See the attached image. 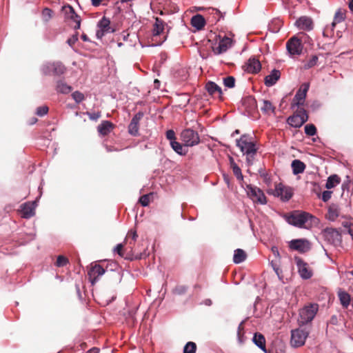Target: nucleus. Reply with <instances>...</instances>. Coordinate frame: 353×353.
Wrapping results in <instances>:
<instances>
[{"instance_id":"12","label":"nucleus","mask_w":353,"mask_h":353,"mask_svg":"<svg viewBox=\"0 0 353 353\" xmlns=\"http://www.w3.org/2000/svg\"><path fill=\"white\" fill-rule=\"evenodd\" d=\"M290 248L301 253H305L310 250V243L306 239H294L290 242Z\"/></svg>"},{"instance_id":"62","label":"nucleus","mask_w":353,"mask_h":353,"mask_svg":"<svg viewBox=\"0 0 353 353\" xmlns=\"http://www.w3.org/2000/svg\"><path fill=\"white\" fill-rule=\"evenodd\" d=\"M99 349L97 347H92L86 352V353H99Z\"/></svg>"},{"instance_id":"58","label":"nucleus","mask_w":353,"mask_h":353,"mask_svg":"<svg viewBox=\"0 0 353 353\" xmlns=\"http://www.w3.org/2000/svg\"><path fill=\"white\" fill-rule=\"evenodd\" d=\"M107 32H108L103 29L99 28V30H97V31L96 36L98 39H101Z\"/></svg>"},{"instance_id":"54","label":"nucleus","mask_w":353,"mask_h":353,"mask_svg":"<svg viewBox=\"0 0 353 353\" xmlns=\"http://www.w3.org/2000/svg\"><path fill=\"white\" fill-rule=\"evenodd\" d=\"M79 32H76L71 37L67 40V43L72 47L75 43L78 41Z\"/></svg>"},{"instance_id":"6","label":"nucleus","mask_w":353,"mask_h":353,"mask_svg":"<svg viewBox=\"0 0 353 353\" xmlns=\"http://www.w3.org/2000/svg\"><path fill=\"white\" fill-rule=\"evenodd\" d=\"M309 333V330L302 329L301 327L292 330L291 331L290 340L292 346L294 347L303 346L305 343V340L307 338Z\"/></svg>"},{"instance_id":"21","label":"nucleus","mask_w":353,"mask_h":353,"mask_svg":"<svg viewBox=\"0 0 353 353\" xmlns=\"http://www.w3.org/2000/svg\"><path fill=\"white\" fill-rule=\"evenodd\" d=\"M105 269L100 265L95 264L88 271V275L92 284H94L99 276L105 273Z\"/></svg>"},{"instance_id":"23","label":"nucleus","mask_w":353,"mask_h":353,"mask_svg":"<svg viewBox=\"0 0 353 353\" xmlns=\"http://www.w3.org/2000/svg\"><path fill=\"white\" fill-rule=\"evenodd\" d=\"M114 128V125L109 121H103L97 127L99 133L103 136L108 135Z\"/></svg>"},{"instance_id":"31","label":"nucleus","mask_w":353,"mask_h":353,"mask_svg":"<svg viewBox=\"0 0 353 353\" xmlns=\"http://www.w3.org/2000/svg\"><path fill=\"white\" fill-rule=\"evenodd\" d=\"M340 214V208L338 205L332 203L328 208V219L331 221L335 220Z\"/></svg>"},{"instance_id":"25","label":"nucleus","mask_w":353,"mask_h":353,"mask_svg":"<svg viewBox=\"0 0 353 353\" xmlns=\"http://www.w3.org/2000/svg\"><path fill=\"white\" fill-rule=\"evenodd\" d=\"M62 10L64 12L65 19L71 20L73 22L81 17L70 5L63 6Z\"/></svg>"},{"instance_id":"33","label":"nucleus","mask_w":353,"mask_h":353,"mask_svg":"<svg viewBox=\"0 0 353 353\" xmlns=\"http://www.w3.org/2000/svg\"><path fill=\"white\" fill-rule=\"evenodd\" d=\"M261 110L265 114H275V107L268 100L263 101V105L261 107Z\"/></svg>"},{"instance_id":"43","label":"nucleus","mask_w":353,"mask_h":353,"mask_svg":"<svg viewBox=\"0 0 353 353\" xmlns=\"http://www.w3.org/2000/svg\"><path fill=\"white\" fill-rule=\"evenodd\" d=\"M244 104L250 107V110H254L256 108V101L254 97H249L244 100Z\"/></svg>"},{"instance_id":"2","label":"nucleus","mask_w":353,"mask_h":353,"mask_svg":"<svg viewBox=\"0 0 353 353\" xmlns=\"http://www.w3.org/2000/svg\"><path fill=\"white\" fill-rule=\"evenodd\" d=\"M319 311L317 303H309L300 309L298 323L300 327L312 322Z\"/></svg>"},{"instance_id":"13","label":"nucleus","mask_w":353,"mask_h":353,"mask_svg":"<svg viewBox=\"0 0 353 353\" xmlns=\"http://www.w3.org/2000/svg\"><path fill=\"white\" fill-rule=\"evenodd\" d=\"M66 68L61 62H53L46 65L45 73L47 74L61 75L65 72Z\"/></svg>"},{"instance_id":"49","label":"nucleus","mask_w":353,"mask_h":353,"mask_svg":"<svg viewBox=\"0 0 353 353\" xmlns=\"http://www.w3.org/2000/svg\"><path fill=\"white\" fill-rule=\"evenodd\" d=\"M72 97L73 99L78 103L83 101L85 99L83 94L79 91L74 92L72 94Z\"/></svg>"},{"instance_id":"50","label":"nucleus","mask_w":353,"mask_h":353,"mask_svg":"<svg viewBox=\"0 0 353 353\" xmlns=\"http://www.w3.org/2000/svg\"><path fill=\"white\" fill-rule=\"evenodd\" d=\"M114 250L118 253V254L121 256V257H124V252H123V243H119L118 244ZM125 259H130V260H132V258L130 257V256H125Z\"/></svg>"},{"instance_id":"5","label":"nucleus","mask_w":353,"mask_h":353,"mask_svg":"<svg viewBox=\"0 0 353 353\" xmlns=\"http://www.w3.org/2000/svg\"><path fill=\"white\" fill-rule=\"evenodd\" d=\"M267 192L276 197H280L282 201H287L291 199L293 192L290 188L284 186L281 183H275L274 188H268Z\"/></svg>"},{"instance_id":"30","label":"nucleus","mask_w":353,"mask_h":353,"mask_svg":"<svg viewBox=\"0 0 353 353\" xmlns=\"http://www.w3.org/2000/svg\"><path fill=\"white\" fill-rule=\"evenodd\" d=\"M338 296L342 306L344 308H347L351 301L350 295L345 291L339 290L338 292Z\"/></svg>"},{"instance_id":"10","label":"nucleus","mask_w":353,"mask_h":353,"mask_svg":"<svg viewBox=\"0 0 353 353\" xmlns=\"http://www.w3.org/2000/svg\"><path fill=\"white\" fill-rule=\"evenodd\" d=\"M345 12L341 9H339L334 14V20L330 26H327L323 32L325 37H332L334 34V30L336 23H341L345 20Z\"/></svg>"},{"instance_id":"26","label":"nucleus","mask_w":353,"mask_h":353,"mask_svg":"<svg viewBox=\"0 0 353 353\" xmlns=\"http://www.w3.org/2000/svg\"><path fill=\"white\" fill-rule=\"evenodd\" d=\"M166 23L163 20L159 17L155 18V22L153 25L152 34L153 36L160 35L165 29Z\"/></svg>"},{"instance_id":"32","label":"nucleus","mask_w":353,"mask_h":353,"mask_svg":"<svg viewBox=\"0 0 353 353\" xmlns=\"http://www.w3.org/2000/svg\"><path fill=\"white\" fill-rule=\"evenodd\" d=\"M247 254L242 249H236L234 251L233 261L234 263H240L246 259Z\"/></svg>"},{"instance_id":"18","label":"nucleus","mask_w":353,"mask_h":353,"mask_svg":"<svg viewBox=\"0 0 353 353\" xmlns=\"http://www.w3.org/2000/svg\"><path fill=\"white\" fill-rule=\"evenodd\" d=\"M295 25L300 30L310 31L314 28V23L312 19L308 17H301L295 22Z\"/></svg>"},{"instance_id":"55","label":"nucleus","mask_w":353,"mask_h":353,"mask_svg":"<svg viewBox=\"0 0 353 353\" xmlns=\"http://www.w3.org/2000/svg\"><path fill=\"white\" fill-rule=\"evenodd\" d=\"M85 114L88 116L90 119L93 120V121H97L101 116V112H87Z\"/></svg>"},{"instance_id":"15","label":"nucleus","mask_w":353,"mask_h":353,"mask_svg":"<svg viewBox=\"0 0 353 353\" xmlns=\"http://www.w3.org/2000/svg\"><path fill=\"white\" fill-rule=\"evenodd\" d=\"M143 117L142 112H137L132 119L128 125V132L132 136L139 134V121Z\"/></svg>"},{"instance_id":"34","label":"nucleus","mask_w":353,"mask_h":353,"mask_svg":"<svg viewBox=\"0 0 353 353\" xmlns=\"http://www.w3.org/2000/svg\"><path fill=\"white\" fill-rule=\"evenodd\" d=\"M56 90L58 92L68 94L72 91V87L63 81L60 80L57 83Z\"/></svg>"},{"instance_id":"16","label":"nucleus","mask_w":353,"mask_h":353,"mask_svg":"<svg viewBox=\"0 0 353 353\" xmlns=\"http://www.w3.org/2000/svg\"><path fill=\"white\" fill-rule=\"evenodd\" d=\"M244 70L248 73L256 74L261 69L260 61L254 57L250 58L243 65Z\"/></svg>"},{"instance_id":"20","label":"nucleus","mask_w":353,"mask_h":353,"mask_svg":"<svg viewBox=\"0 0 353 353\" xmlns=\"http://www.w3.org/2000/svg\"><path fill=\"white\" fill-rule=\"evenodd\" d=\"M232 46V39L229 37H225L220 40L217 47L213 48V51L216 54H220L227 51V50Z\"/></svg>"},{"instance_id":"29","label":"nucleus","mask_w":353,"mask_h":353,"mask_svg":"<svg viewBox=\"0 0 353 353\" xmlns=\"http://www.w3.org/2000/svg\"><path fill=\"white\" fill-rule=\"evenodd\" d=\"M291 165L294 174L303 173L305 169V163L299 159L294 160Z\"/></svg>"},{"instance_id":"52","label":"nucleus","mask_w":353,"mask_h":353,"mask_svg":"<svg viewBox=\"0 0 353 353\" xmlns=\"http://www.w3.org/2000/svg\"><path fill=\"white\" fill-rule=\"evenodd\" d=\"M138 237L137 233L135 230H130L125 237V241H128L129 239H132L134 242L137 241V239Z\"/></svg>"},{"instance_id":"44","label":"nucleus","mask_w":353,"mask_h":353,"mask_svg":"<svg viewBox=\"0 0 353 353\" xmlns=\"http://www.w3.org/2000/svg\"><path fill=\"white\" fill-rule=\"evenodd\" d=\"M223 84L228 88H232L235 86V79L232 76H228L223 79Z\"/></svg>"},{"instance_id":"39","label":"nucleus","mask_w":353,"mask_h":353,"mask_svg":"<svg viewBox=\"0 0 353 353\" xmlns=\"http://www.w3.org/2000/svg\"><path fill=\"white\" fill-rule=\"evenodd\" d=\"M54 12L48 8H45L41 12L42 19L45 23H48L53 17Z\"/></svg>"},{"instance_id":"56","label":"nucleus","mask_w":353,"mask_h":353,"mask_svg":"<svg viewBox=\"0 0 353 353\" xmlns=\"http://www.w3.org/2000/svg\"><path fill=\"white\" fill-rule=\"evenodd\" d=\"M166 138L172 142L176 140L175 132L172 130H168L166 132Z\"/></svg>"},{"instance_id":"41","label":"nucleus","mask_w":353,"mask_h":353,"mask_svg":"<svg viewBox=\"0 0 353 353\" xmlns=\"http://www.w3.org/2000/svg\"><path fill=\"white\" fill-rule=\"evenodd\" d=\"M188 287L183 285H176L172 290V292L176 295H183L186 293Z\"/></svg>"},{"instance_id":"1","label":"nucleus","mask_w":353,"mask_h":353,"mask_svg":"<svg viewBox=\"0 0 353 353\" xmlns=\"http://www.w3.org/2000/svg\"><path fill=\"white\" fill-rule=\"evenodd\" d=\"M284 218L287 222L298 228H307L311 223L307 224L308 221L314 217L305 212L295 210L290 214H285Z\"/></svg>"},{"instance_id":"14","label":"nucleus","mask_w":353,"mask_h":353,"mask_svg":"<svg viewBox=\"0 0 353 353\" xmlns=\"http://www.w3.org/2000/svg\"><path fill=\"white\" fill-rule=\"evenodd\" d=\"M323 235L331 243H338L341 240V234L339 230L332 228L324 229L323 230Z\"/></svg>"},{"instance_id":"7","label":"nucleus","mask_w":353,"mask_h":353,"mask_svg":"<svg viewBox=\"0 0 353 353\" xmlns=\"http://www.w3.org/2000/svg\"><path fill=\"white\" fill-rule=\"evenodd\" d=\"M308 119V115L304 108H299L296 112L288 118L287 122L293 128H300Z\"/></svg>"},{"instance_id":"38","label":"nucleus","mask_w":353,"mask_h":353,"mask_svg":"<svg viewBox=\"0 0 353 353\" xmlns=\"http://www.w3.org/2000/svg\"><path fill=\"white\" fill-rule=\"evenodd\" d=\"M170 145L172 148L179 154L184 155L186 154V152L184 151L183 147L181 143L177 142L176 140L170 142Z\"/></svg>"},{"instance_id":"3","label":"nucleus","mask_w":353,"mask_h":353,"mask_svg":"<svg viewBox=\"0 0 353 353\" xmlns=\"http://www.w3.org/2000/svg\"><path fill=\"white\" fill-rule=\"evenodd\" d=\"M236 145L244 154L247 155V161L250 163V158L256 154L257 150L252 137L246 134L242 135L239 139L236 140Z\"/></svg>"},{"instance_id":"40","label":"nucleus","mask_w":353,"mask_h":353,"mask_svg":"<svg viewBox=\"0 0 353 353\" xmlns=\"http://www.w3.org/2000/svg\"><path fill=\"white\" fill-rule=\"evenodd\" d=\"M196 345L195 343L190 341L186 343L183 348V353H195Z\"/></svg>"},{"instance_id":"36","label":"nucleus","mask_w":353,"mask_h":353,"mask_svg":"<svg viewBox=\"0 0 353 353\" xmlns=\"http://www.w3.org/2000/svg\"><path fill=\"white\" fill-rule=\"evenodd\" d=\"M230 167L232 169L234 174L236 176V177L238 180L242 181L243 179V176L242 174L241 168L234 162L232 157L230 158Z\"/></svg>"},{"instance_id":"47","label":"nucleus","mask_w":353,"mask_h":353,"mask_svg":"<svg viewBox=\"0 0 353 353\" xmlns=\"http://www.w3.org/2000/svg\"><path fill=\"white\" fill-rule=\"evenodd\" d=\"M318 59H319V58H318V57L316 55L312 56V57L305 64L304 68L305 69H309V68H311L314 67V65H316V63L318 62Z\"/></svg>"},{"instance_id":"4","label":"nucleus","mask_w":353,"mask_h":353,"mask_svg":"<svg viewBox=\"0 0 353 353\" xmlns=\"http://www.w3.org/2000/svg\"><path fill=\"white\" fill-rule=\"evenodd\" d=\"M303 39H309V36L299 32L287 41L286 48L291 55H300L302 53Z\"/></svg>"},{"instance_id":"19","label":"nucleus","mask_w":353,"mask_h":353,"mask_svg":"<svg viewBox=\"0 0 353 353\" xmlns=\"http://www.w3.org/2000/svg\"><path fill=\"white\" fill-rule=\"evenodd\" d=\"M205 90L210 95L218 97L220 99H223V92L221 88L213 81H208L205 86Z\"/></svg>"},{"instance_id":"22","label":"nucleus","mask_w":353,"mask_h":353,"mask_svg":"<svg viewBox=\"0 0 353 353\" xmlns=\"http://www.w3.org/2000/svg\"><path fill=\"white\" fill-rule=\"evenodd\" d=\"M281 72L279 70H273L271 73L266 76L264 79V83L266 86L270 87L274 85L280 79Z\"/></svg>"},{"instance_id":"17","label":"nucleus","mask_w":353,"mask_h":353,"mask_svg":"<svg viewBox=\"0 0 353 353\" xmlns=\"http://www.w3.org/2000/svg\"><path fill=\"white\" fill-rule=\"evenodd\" d=\"M295 261L301 276L305 279H310L312 276V272L308 269L307 264L299 257H296Z\"/></svg>"},{"instance_id":"57","label":"nucleus","mask_w":353,"mask_h":353,"mask_svg":"<svg viewBox=\"0 0 353 353\" xmlns=\"http://www.w3.org/2000/svg\"><path fill=\"white\" fill-rule=\"evenodd\" d=\"M332 192L329 190H325L322 193L321 199L324 202H327L331 198Z\"/></svg>"},{"instance_id":"28","label":"nucleus","mask_w":353,"mask_h":353,"mask_svg":"<svg viewBox=\"0 0 353 353\" xmlns=\"http://www.w3.org/2000/svg\"><path fill=\"white\" fill-rule=\"evenodd\" d=\"M253 342L263 352H266L265 339L261 333H255L253 336Z\"/></svg>"},{"instance_id":"48","label":"nucleus","mask_w":353,"mask_h":353,"mask_svg":"<svg viewBox=\"0 0 353 353\" xmlns=\"http://www.w3.org/2000/svg\"><path fill=\"white\" fill-rule=\"evenodd\" d=\"M261 177L262 178L263 183L266 184L268 188H272L270 187L272 181L271 176L268 173H263L261 174Z\"/></svg>"},{"instance_id":"37","label":"nucleus","mask_w":353,"mask_h":353,"mask_svg":"<svg viewBox=\"0 0 353 353\" xmlns=\"http://www.w3.org/2000/svg\"><path fill=\"white\" fill-rule=\"evenodd\" d=\"M110 21L109 19L106 18L105 17H103L97 24V26L99 28L103 29L104 30H106L108 32H110Z\"/></svg>"},{"instance_id":"59","label":"nucleus","mask_w":353,"mask_h":353,"mask_svg":"<svg viewBox=\"0 0 353 353\" xmlns=\"http://www.w3.org/2000/svg\"><path fill=\"white\" fill-rule=\"evenodd\" d=\"M81 18L77 19L75 21H74V25L73 26V28L75 30L80 29L81 28Z\"/></svg>"},{"instance_id":"35","label":"nucleus","mask_w":353,"mask_h":353,"mask_svg":"<svg viewBox=\"0 0 353 353\" xmlns=\"http://www.w3.org/2000/svg\"><path fill=\"white\" fill-rule=\"evenodd\" d=\"M341 182V178L337 174H332L330 176L327 180L325 188L327 189H331L339 184Z\"/></svg>"},{"instance_id":"46","label":"nucleus","mask_w":353,"mask_h":353,"mask_svg":"<svg viewBox=\"0 0 353 353\" xmlns=\"http://www.w3.org/2000/svg\"><path fill=\"white\" fill-rule=\"evenodd\" d=\"M305 133L307 136H314L316 134V128L314 124H307L305 126Z\"/></svg>"},{"instance_id":"53","label":"nucleus","mask_w":353,"mask_h":353,"mask_svg":"<svg viewBox=\"0 0 353 353\" xmlns=\"http://www.w3.org/2000/svg\"><path fill=\"white\" fill-rule=\"evenodd\" d=\"M48 112V107L46 105H43L38 107L37 108L36 114L39 117H43Z\"/></svg>"},{"instance_id":"45","label":"nucleus","mask_w":353,"mask_h":353,"mask_svg":"<svg viewBox=\"0 0 353 353\" xmlns=\"http://www.w3.org/2000/svg\"><path fill=\"white\" fill-rule=\"evenodd\" d=\"M210 12V14H213L214 17V20L216 21H219L221 18H223L224 14L222 13L220 10L216 8H209L208 9Z\"/></svg>"},{"instance_id":"27","label":"nucleus","mask_w":353,"mask_h":353,"mask_svg":"<svg viewBox=\"0 0 353 353\" xmlns=\"http://www.w3.org/2000/svg\"><path fill=\"white\" fill-rule=\"evenodd\" d=\"M191 25L197 30H202L205 25V20L201 14H196L191 19Z\"/></svg>"},{"instance_id":"8","label":"nucleus","mask_w":353,"mask_h":353,"mask_svg":"<svg viewBox=\"0 0 353 353\" xmlns=\"http://www.w3.org/2000/svg\"><path fill=\"white\" fill-rule=\"evenodd\" d=\"M181 141L185 146H194L199 143L200 138L198 132L190 128L183 130L181 133Z\"/></svg>"},{"instance_id":"60","label":"nucleus","mask_w":353,"mask_h":353,"mask_svg":"<svg viewBox=\"0 0 353 353\" xmlns=\"http://www.w3.org/2000/svg\"><path fill=\"white\" fill-rule=\"evenodd\" d=\"M125 243L129 245V248L131 249L132 252L136 251V250L134 249V245L135 242L132 241V239H130L128 241H125Z\"/></svg>"},{"instance_id":"9","label":"nucleus","mask_w":353,"mask_h":353,"mask_svg":"<svg viewBox=\"0 0 353 353\" xmlns=\"http://www.w3.org/2000/svg\"><path fill=\"white\" fill-rule=\"evenodd\" d=\"M246 190L248 195L254 202H257L260 204H265L267 203L266 196L260 188L252 185H248Z\"/></svg>"},{"instance_id":"64","label":"nucleus","mask_w":353,"mask_h":353,"mask_svg":"<svg viewBox=\"0 0 353 353\" xmlns=\"http://www.w3.org/2000/svg\"><path fill=\"white\" fill-rule=\"evenodd\" d=\"M103 0H91L92 1V4L94 6H98L101 4V1Z\"/></svg>"},{"instance_id":"61","label":"nucleus","mask_w":353,"mask_h":353,"mask_svg":"<svg viewBox=\"0 0 353 353\" xmlns=\"http://www.w3.org/2000/svg\"><path fill=\"white\" fill-rule=\"evenodd\" d=\"M343 225L344 227L343 232H348V228H351L350 224L347 221H345L343 223Z\"/></svg>"},{"instance_id":"11","label":"nucleus","mask_w":353,"mask_h":353,"mask_svg":"<svg viewBox=\"0 0 353 353\" xmlns=\"http://www.w3.org/2000/svg\"><path fill=\"white\" fill-rule=\"evenodd\" d=\"M309 90V84L303 83L301 85L298 91L296 92L292 106L294 105L300 106L303 105L305 99L307 95V92Z\"/></svg>"},{"instance_id":"24","label":"nucleus","mask_w":353,"mask_h":353,"mask_svg":"<svg viewBox=\"0 0 353 353\" xmlns=\"http://www.w3.org/2000/svg\"><path fill=\"white\" fill-rule=\"evenodd\" d=\"M34 215V203H26L21 205V216L29 219Z\"/></svg>"},{"instance_id":"63","label":"nucleus","mask_w":353,"mask_h":353,"mask_svg":"<svg viewBox=\"0 0 353 353\" xmlns=\"http://www.w3.org/2000/svg\"><path fill=\"white\" fill-rule=\"evenodd\" d=\"M347 183H343L342 184V189H343V190H345V189H347V188H348V185H349L350 182V179H349V176H347Z\"/></svg>"},{"instance_id":"42","label":"nucleus","mask_w":353,"mask_h":353,"mask_svg":"<svg viewBox=\"0 0 353 353\" xmlns=\"http://www.w3.org/2000/svg\"><path fill=\"white\" fill-rule=\"evenodd\" d=\"M69 263V260L67 257L59 255L57 256L55 265L57 267H64Z\"/></svg>"},{"instance_id":"51","label":"nucleus","mask_w":353,"mask_h":353,"mask_svg":"<svg viewBox=\"0 0 353 353\" xmlns=\"http://www.w3.org/2000/svg\"><path fill=\"white\" fill-rule=\"evenodd\" d=\"M150 194H144L141 196L139 200V203L144 207L148 206L150 202Z\"/></svg>"}]
</instances>
